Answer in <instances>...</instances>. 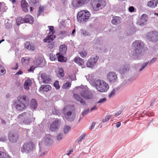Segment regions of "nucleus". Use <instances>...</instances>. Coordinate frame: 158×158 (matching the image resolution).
Returning <instances> with one entry per match:
<instances>
[{
  "instance_id": "f257e3e1",
  "label": "nucleus",
  "mask_w": 158,
  "mask_h": 158,
  "mask_svg": "<svg viewBox=\"0 0 158 158\" xmlns=\"http://www.w3.org/2000/svg\"><path fill=\"white\" fill-rule=\"evenodd\" d=\"M132 46L135 48L134 53L136 56H139L142 54L144 52L143 48L144 45L143 43L140 40H136L134 42Z\"/></svg>"
},
{
  "instance_id": "f03ea898",
  "label": "nucleus",
  "mask_w": 158,
  "mask_h": 158,
  "mask_svg": "<svg viewBox=\"0 0 158 158\" xmlns=\"http://www.w3.org/2000/svg\"><path fill=\"white\" fill-rule=\"evenodd\" d=\"M94 86L98 91L101 92L107 91L109 88L108 84L106 82L99 80L95 81Z\"/></svg>"
},
{
  "instance_id": "7ed1b4c3",
  "label": "nucleus",
  "mask_w": 158,
  "mask_h": 158,
  "mask_svg": "<svg viewBox=\"0 0 158 158\" xmlns=\"http://www.w3.org/2000/svg\"><path fill=\"white\" fill-rule=\"evenodd\" d=\"M89 12L87 10H84L80 11L77 15L78 20L81 23L86 21L90 16Z\"/></svg>"
},
{
  "instance_id": "20e7f679",
  "label": "nucleus",
  "mask_w": 158,
  "mask_h": 158,
  "mask_svg": "<svg viewBox=\"0 0 158 158\" xmlns=\"http://www.w3.org/2000/svg\"><path fill=\"white\" fill-rule=\"evenodd\" d=\"M35 146L34 143L30 141L26 142L22 147L21 151L23 153H29L35 149Z\"/></svg>"
},
{
  "instance_id": "39448f33",
  "label": "nucleus",
  "mask_w": 158,
  "mask_h": 158,
  "mask_svg": "<svg viewBox=\"0 0 158 158\" xmlns=\"http://www.w3.org/2000/svg\"><path fill=\"white\" fill-rule=\"evenodd\" d=\"M91 4L93 10L97 11L104 8L106 2L104 0H97L92 2Z\"/></svg>"
},
{
  "instance_id": "423d86ee",
  "label": "nucleus",
  "mask_w": 158,
  "mask_h": 158,
  "mask_svg": "<svg viewBox=\"0 0 158 158\" xmlns=\"http://www.w3.org/2000/svg\"><path fill=\"white\" fill-rule=\"evenodd\" d=\"M80 94L85 99H91L93 97L92 94L87 89L84 88L80 87L78 89Z\"/></svg>"
},
{
  "instance_id": "0eeeda50",
  "label": "nucleus",
  "mask_w": 158,
  "mask_h": 158,
  "mask_svg": "<svg viewBox=\"0 0 158 158\" xmlns=\"http://www.w3.org/2000/svg\"><path fill=\"white\" fill-rule=\"evenodd\" d=\"M147 38L151 41L156 42L158 40V33L156 31L149 32L147 33Z\"/></svg>"
},
{
  "instance_id": "6e6552de",
  "label": "nucleus",
  "mask_w": 158,
  "mask_h": 158,
  "mask_svg": "<svg viewBox=\"0 0 158 158\" xmlns=\"http://www.w3.org/2000/svg\"><path fill=\"white\" fill-rule=\"evenodd\" d=\"M89 0H73L72 4L75 7H79L87 3Z\"/></svg>"
},
{
  "instance_id": "1a4fd4ad",
  "label": "nucleus",
  "mask_w": 158,
  "mask_h": 158,
  "mask_svg": "<svg viewBox=\"0 0 158 158\" xmlns=\"http://www.w3.org/2000/svg\"><path fill=\"white\" fill-rule=\"evenodd\" d=\"M9 140L12 143H16L18 140L19 137L17 134L13 132H10L8 134Z\"/></svg>"
},
{
  "instance_id": "9d476101",
  "label": "nucleus",
  "mask_w": 158,
  "mask_h": 158,
  "mask_svg": "<svg viewBox=\"0 0 158 158\" xmlns=\"http://www.w3.org/2000/svg\"><path fill=\"white\" fill-rule=\"evenodd\" d=\"M98 59V58L97 56L93 57H90L86 63L87 67L89 68L93 67L96 64Z\"/></svg>"
},
{
  "instance_id": "9b49d317",
  "label": "nucleus",
  "mask_w": 158,
  "mask_h": 158,
  "mask_svg": "<svg viewBox=\"0 0 158 158\" xmlns=\"http://www.w3.org/2000/svg\"><path fill=\"white\" fill-rule=\"evenodd\" d=\"M107 80L111 83L115 82L117 79V77L115 73L110 72L107 74Z\"/></svg>"
},
{
  "instance_id": "f8f14e48",
  "label": "nucleus",
  "mask_w": 158,
  "mask_h": 158,
  "mask_svg": "<svg viewBox=\"0 0 158 158\" xmlns=\"http://www.w3.org/2000/svg\"><path fill=\"white\" fill-rule=\"evenodd\" d=\"M60 123V121L59 119H57L54 121L50 127V129L52 131H54L58 129Z\"/></svg>"
},
{
  "instance_id": "ddd939ff",
  "label": "nucleus",
  "mask_w": 158,
  "mask_h": 158,
  "mask_svg": "<svg viewBox=\"0 0 158 158\" xmlns=\"http://www.w3.org/2000/svg\"><path fill=\"white\" fill-rule=\"evenodd\" d=\"M148 15L145 14H143L141 16L140 20L137 22L138 25L143 26L146 22L148 19Z\"/></svg>"
},
{
  "instance_id": "4468645a",
  "label": "nucleus",
  "mask_w": 158,
  "mask_h": 158,
  "mask_svg": "<svg viewBox=\"0 0 158 158\" xmlns=\"http://www.w3.org/2000/svg\"><path fill=\"white\" fill-rule=\"evenodd\" d=\"M65 117L69 121H73L75 118V114H73L71 111H69L64 114Z\"/></svg>"
},
{
  "instance_id": "2eb2a0df",
  "label": "nucleus",
  "mask_w": 158,
  "mask_h": 158,
  "mask_svg": "<svg viewBox=\"0 0 158 158\" xmlns=\"http://www.w3.org/2000/svg\"><path fill=\"white\" fill-rule=\"evenodd\" d=\"M56 36L53 34H51L49 32L48 36L43 40L44 42H53V40L55 38Z\"/></svg>"
},
{
  "instance_id": "dca6fc26",
  "label": "nucleus",
  "mask_w": 158,
  "mask_h": 158,
  "mask_svg": "<svg viewBox=\"0 0 158 158\" xmlns=\"http://www.w3.org/2000/svg\"><path fill=\"white\" fill-rule=\"evenodd\" d=\"M21 6L23 10L25 12L28 11V3L25 0H22L21 2Z\"/></svg>"
},
{
  "instance_id": "f3484780",
  "label": "nucleus",
  "mask_w": 158,
  "mask_h": 158,
  "mask_svg": "<svg viewBox=\"0 0 158 158\" xmlns=\"http://www.w3.org/2000/svg\"><path fill=\"white\" fill-rule=\"evenodd\" d=\"M78 65L81 66H83L85 65L84 60L79 57L77 56L73 60Z\"/></svg>"
},
{
  "instance_id": "a211bd4d",
  "label": "nucleus",
  "mask_w": 158,
  "mask_h": 158,
  "mask_svg": "<svg viewBox=\"0 0 158 158\" xmlns=\"http://www.w3.org/2000/svg\"><path fill=\"white\" fill-rule=\"evenodd\" d=\"M24 47L25 48L30 51H34L35 50V45L32 43L27 42Z\"/></svg>"
},
{
  "instance_id": "6ab92c4d",
  "label": "nucleus",
  "mask_w": 158,
  "mask_h": 158,
  "mask_svg": "<svg viewBox=\"0 0 158 158\" xmlns=\"http://www.w3.org/2000/svg\"><path fill=\"white\" fill-rule=\"evenodd\" d=\"M27 105L25 104L21 103H19L18 104L17 102H15V106L16 109L18 110L22 111L24 109Z\"/></svg>"
},
{
  "instance_id": "aec40b11",
  "label": "nucleus",
  "mask_w": 158,
  "mask_h": 158,
  "mask_svg": "<svg viewBox=\"0 0 158 158\" xmlns=\"http://www.w3.org/2000/svg\"><path fill=\"white\" fill-rule=\"evenodd\" d=\"M18 100L19 103L28 105V102L26 100V96H20L18 98Z\"/></svg>"
},
{
  "instance_id": "412c9836",
  "label": "nucleus",
  "mask_w": 158,
  "mask_h": 158,
  "mask_svg": "<svg viewBox=\"0 0 158 158\" xmlns=\"http://www.w3.org/2000/svg\"><path fill=\"white\" fill-rule=\"evenodd\" d=\"M158 3V0H153L149 1L147 4V6L154 8L156 7Z\"/></svg>"
},
{
  "instance_id": "4be33fe9",
  "label": "nucleus",
  "mask_w": 158,
  "mask_h": 158,
  "mask_svg": "<svg viewBox=\"0 0 158 158\" xmlns=\"http://www.w3.org/2000/svg\"><path fill=\"white\" fill-rule=\"evenodd\" d=\"M73 98L76 100L80 102L81 104L84 105L85 104V100L81 98L79 95L75 94L73 95Z\"/></svg>"
},
{
  "instance_id": "5701e85b",
  "label": "nucleus",
  "mask_w": 158,
  "mask_h": 158,
  "mask_svg": "<svg viewBox=\"0 0 158 158\" xmlns=\"http://www.w3.org/2000/svg\"><path fill=\"white\" fill-rule=\"evenodd\" d=\"M32 83L31 80L29 78H27L24 84V88L27 90H28L29 87L31 85Z\"/></svg>"
},
{
  "instance_id": "b1692460",
  "label": "nucleus",
  "mask_w": 158,
  "mask_h": 158,
  "mask_svg": "<svg viewBox=\"0 0 158 158\" xmlns=\"http://www.w3.org/2000/svg\"><path fill=\"white\" fill-rule=\"evenodd\" d=\"M25 22L32 24L33 23V18L30 15H27L24 18Z\"/></svg>"
},
{
  "instance_id": "393cba45",
  "label": "nucleus",
  "mask_w": 158,
  "mask_h": 158,
  "mask_svg": "<svg viewBox=\"0 0 158 158\" xmlns=\"http://www.w3.org/2000/svg\"><path fill=\"white\" fill-rule=\"evenodd\" d=\"M62 55V54H60V53H56L58 61L60 62H66L67 60V58Z\"/></svg>"
},
{
  "instance_id": "a878e982",
  "label": "nucleus",
  "mask_w": 158,
  "mask_h": 158,
  "mask_svg": "<svg viewBox=\"0 0 158 158\" xmlns=\"http://www.w3.org/2000/svg\"><path fill=\"white\" fill-rule=\"evenodd\" d=\"M67 47L65 44L61 45L60 46L59 48V52L62 55H64L66 53L67 51Z\"/></svg>"
},
{
  "instance_id": "bb28decb",
  "label": "nucleus",
  "mask_w": 158,
  "mask_h": 158,
  "mask_svg": "<svg viewBox=\"0 0 158 158\" xmlns=\"http://www.w3.org/2000/svg\"><path fill=\"white\" fill-rule=\"evenodd\" d=\"M51 87L49 85H44L41 86L40 89L44 92H47L51 89Z\"/></svg>"
},
{
  "instance_id": "cd10ccee",
  "label": "nucleus",
  "mask_w": 158,
  "mask_h": 158,
  "mask_svg": "<svg viewBox=\"0 0 158 158\" xmlns=\"http://www.w3.org/2000/svg\"><path fill=\"white\" fill-rule=\"evenodd\" d=\"M121 22V19L120 17L118 16H115L113 18L112 20V23L114 25H116L117 24L120 23Z\"/></svg>"
},
{
  "instance_id": "c85d7f7f",
  "label": "nucleus",
  "mask_w": 158,
  "mask_h": 158,
  "mask_svg": "<svg viewBox=\"0 0 158 158\" xmlns=\"http://www.w3.org/2000/svg\"><path fill=\"white\" fill-rule=\"evenodd\" d=\"M41 77L42 80L43 82L44 83H47L49 81V78L46 75L45 73H42L41 75Z\"/></svg>"
},
{
  "instance_id": "c756f323",
  "label": "nucleus",
  "mask_w": 158,
  "mask_h": 158,
  "mask_svg": "<svg viewBox=\"0 0 158 158\" xmlns=\"http://www.w3.org/2000/svg\"><path fill=\"white\" fill-rule=\"evenodd\" d=\"M30 106L32 109H35L37 108V102L35 99H32L31 101Z\"/></svg>"
},
{
  "instance_id": "7c9ffc66",
  "label": "nucleus",
  "mask_w": 158,
  "mask_h": 158,
  "mask_svg": "<svg viewBox=\"0 0 158 158\" xmlns=\"http://www.w3.org/2000/svg\"><path fill=\"white\" fill-rule=\"evenodd\" d=\"M31 59L29 57H22L21 59V62L23 64L25 63L28 64L29 63V61Z\"/></svg>"
},
{
  "instance_id": "2f4dec72",
  "label": "nucleus",
  "mask_w": 158,
  "mask_h": 158,
  "mask_svg": "<svg viewBox=\"0 0 158 158\" xmlns=\"http://www.w3.org/2000/svg\"><path fill=\"white\" fill-rule=\"evenodd\" d=\"M16 22L18 25H19L20 24L25 23L24 19L22 17H19L16 19Z\"/></svg>"
},
{
  "instance_id": "473e14b6",
  "label": "nucleus",
  "mask_w": 158,
  "mask_h": 158,
  "mask_svg": "<svg viewBox=\"0 0 158 158\" xmlns=\"http://www.w3.org/2000/svg\"><path fill=\"white\" fill-rule=\"evenodd\" d=\"M9 155L6 152L0 151V158H8Z\"/></svg>"
},
{
  "instance_id": "72a5a7b5",
  "label": "nucleus",
  "mask_w": 158,
  "mask_h": 158,
  "mask_svg": "<svg viewBox=\"0 0 158 158\" xmlns=\"http://www.w3.org/2000/svg\"><path fill=\"white\" fill-rule=\"evenodd\" d=\"M71 85L69 82H67L63 85L62 88L65 89H68L70 87Z\"/></svg>"
},
{
  "instance_id": "f704fd0d",
  "label": "nucleus",
  "mask_w": 158,
  "mask_h": 158,
  "mask_svg": "<svg viewBox=\"0 0 158 158\" xmlns=\"http://www.w3.org/2000/svg\"><path fill=\"white\" fill-rule=\"evenodd\" d=\"M50 110H52V114H53L57 115L59 113L58 110L57 108L55 107H52V108H50Z\"/></svg>"
},
{
  "instance_id": "c9c22d12",
  "label": "nucleus",
  "mask_w": 158,
  "mask_h": 158,
  "mask_svg": "<svg viewBox=\"0 0 158 158\" xmlns=\"http://www.w3.org/2000/svg\"><path fill=\"white\" fill-rule=\"evenodd\" d=\"M34 62L35 65L37 67H38L42 63V61L39 59H35L34 60Z\"/></svg>"
},
{
  "instance_id": "e433bc0d",
  "label": "nucleus",
  "mask_w": 158,
  "mask_h": 158,
  "mask_svg": "<svg viewBox=\"0 0 158 158\" xmlns=\"http://www.w3.org/2000/svg\"><path fill=\"white\" fill-rule=\"evenodd\" d=\"M44 7L43 6H40L39 7V9L38 11V13L37 15V16H40V14L43 12L44 10Z\"/></svg>"
},
{
  "instance_id": "4c0bfd02",
  "label": "nucleus",
  "mask_w": 158,
  "mask_h": 158,
  "mask_svg": "<svg viewBox=\"0 0 158 158\" xmlns=\"http://www.w3.org/2000/svg\"><path fill=\"white\" fill-rule=\"evenodd\" d=\"M48 44L47 45V47L50 49H52L54 48L55 45L54 42H52L48 43Z\"/></svg>"
},
{
  "instance_id": "58836bf2",
  "label": "nucleus",
  "mask_w": 158,
  "mask_h": 158,
  "mask_svg": "<svg viewBox=\"0 0 158 158\" xmlns=\"http://www.w3.org/2000/svg\"><path fill=\"white\" fill-rule=\"evenodd\" d=\"M70 127L68 126H65L63 129L64 132V134H66L68 132V131L70 129Z\"/></svg>"
},
{
  "instance_id": "ea45409f",
  "label": "nucleus",
  "mask_w": 158,
  "mask_h": 158,
  "mask_svg": "<svg viewBox=\"0 0 158 158\" xmlns=\"http://www.w3.org/2000/svg\"><path fill=\"white\" fill-rule=\"evenodd\" d=\"M6 73L5 69L0 65V75H3Z\"/></svg>"
},
{
  "instance_id": "a19ab883",
  "label": "nucleus",
  "mask_w": 158,
  "mask_h": 158,
  "mask_svg": "<svg viewBox=\"0 0 158 158\" xmlns=\"http://www.w3.org/2000/svg\"><path fill=\"white\" fill-rule=\"evenodd\" d=\"M56 58H57L56 54V55L51 54L50 55V59L52 61H55L56 60Z\"/></svg>"
},
{
  "instance_id": "79ce46f5",
  "label": "nucleus",
  "mask_w": 158,
  "mask_h": 158,
  "mask_svg": "<svg viewBox=\"0 0 158 158\" xmlns=\"http://www.w3.org/2000/svg\"><path fill=\"white\" fill-rule=\"evenodd\" d=\"M53 85L57 89H58L60 88V85H59V82L58 81H56L54 82Z\"/></svg>"
},
{
  "instance_id": "37998d69",
  "label": "nucleus",
  "mask_w": 158,
  "mask_h": 158,
  "mask_svg": "<svg viewBox=\"0 0 158 158\" xmlns=\"http://www.w3.org/2000/svg\"><path fill=\"white\" fill-rule=\"evenodd\" d=\"M86 134H84L83 135H81L77 139V141L78 143L81 142V140L83 139L85 137Z\"/></svg>"
},
{
  "instance_id": "c03bdc74",
  "label": "nucleus",
  "mask_w": 158,
  "mask_h": 158,
  "mask_svg": "<svg viewBox=\"0 0 158 158\" xmlns=\"http://www.w3.org/2000/svg\"><path fill=\"white\" fill-rule=\"evenodd\" d=\"M81 34L83 36H87L89 35V33L86 32L85 30H81Z\"/></svg>"
},
{
  "instance_id": "a18cd8bd",
  "label": "nucleus",
  "mask_w": 158,
  "mask_h": 158,
  "mask_svg": "<svg viewBox=\"0 0 158 158\" xmlns=\"http://www.w3.org/2000/svg\"><path fill=\"white\" fill-rule=\"evenodd\" d=\"M48 27L49 28V29L50 31L49 32H51L52 34H53L55 32V31L54 30V27L53 26H48Z\"/></svg>"
},
{
  "instance_id": "49530a36",
  "label": "nucleus",
  "mask_w": 158,
  "mask_h": 158,
  "mask_svg": "<svg viewBox=\"0 0 158 158\" xmlns=\"http://www.w3.org/2000/svg\"><path fill=\"white\" fill-rule=\"evenodd\" d=\"M63 138V135L62 133L59 134L56 136V139L57 140H60Z\"/></svg>"
},
{
  "instance_id": "de8ad7c7",
  "label": "nucleus",
  "mask_w": 158,
  "mask_h": 158,
  "mask_svg": "<svg viewBox=\"0 0 158 158\" xmlns=\"http://www.w3.org/2000/svg\"><path fill=\"white\" fill-rule=\"evenodd\" d=\"M59 75L62 77H63L64 76V70L62 68H60L59 69Z\"/></svg>"
},
{
  "instance_id": "09e8293b",
  "label": "nucleus",
  "mask_w": 158,
  "mask_h": 158,
  "mask_svg": "<svg viewBox=\"0 0 158 158\" xmlns=\"http://www.w3.org/2000/svg\"><path fill=\"white\" fill-rule=\"evenodd\" d=\"M87 52L85 51H83L80 53V55L82 57H85L87 55Z\"/></svg>"
},
{
  "instance_id": "8fccbe9b",
  "label": "nucleus",
  "mask_w": 158,
  "mask_h": 158,
  "mask_svg": "<svg viewBox=\"0 0 158 158\" xmlns=\"http://www.w3.org/2000/svg\"><path fill=\"white\" fill-rule=\"evenodd\" d=\"M111 117V115H108L106 116L105 117V119H103L102 120L103 122H105L107 121H108L109 119H110Z\"/></svg>"
},
{
  "instance_id": "3c124183",
  "label": "nucleus",
  "mask_w": 158,
  "mask_h": 158,
  "mask_svg": "<svg viewBox=\"0 0 158 158\" xmlns=\"http://www.w3.org/2000/svg\"><path fill=\"white\" fill-rule=\"evenodd\" d=\"M149 62H146L142 66L141 68L139 71H141L148 64Z\"/></svg>"
},
{
  "instance_id": "603ef678",
  "label": "nucleus",
  "mask_w": 158,
  "mask_h": 158,
  "mask_svg": "<svg viewBox=\"0 0 158 158\" xmlns=\"http://www.w3.org/2000/svg\"><path fill=\"white\" fill-rule=\"evenodd\" d=\"M129 68L128 67V66H124V67L123 69V70L122 71V73H124L125 72L128 71L129 70Z\"/></svg>"
},
{
  "instance_id": "864d4df0",
  "label": "nucleus",
  "mask_w": 158,
  "mask_h": 158,
  "mask_svg": "<svg viewBox=\"0 0 158 158\" xmlns=\"http://www.w3.org/2000/svg\"><path fill=\"white\" fill-rule=\"evenodd\" d=\"M115 93V91L114 89H113L109 94L108 96L109 98L111 97L114 95Z\"/></svg>"
},
{
  "instance_id": "5fc2aeb1",
  "label": "nucleus",
  "mask_w": 158,
  "mask_h": 158,
  "mask_svg": "<svg viewBox=\"0 0 158 158\" xmlns=\"http://www.w3.org/2000/svg\"><path fill=\"white\" fill-rule=\"evenodd\" d=\"M106 98H103L102 99H100L99 100V101L98 102V103H104V102H106Z\"/></svg>"
},
{
  "instance_id": "6e6d98bb",
  "label": "nucleus",
  "mask_w": 158,
  "mask_h": 158,
  "mask_svg": "<svg viewBox=\"0 0 158 158\" xmlns=\"http://www.w3.org/2000/svg\"><path fill=\"white\" fill-rule=\"evenodd\" d=\"M26 113H23L19 115H18V118H21L22 117H23L24 118H25L26 117Z\"/></svg>"
},
{
  "instance_id": "4d7b16f0",
  "label": "nucleus",
  "mask_w": 158,
  "mask_h": 158,
  "mask_svg": "<svg viewBox=\"0 0 158 158\" xmlns=\"http://www.w3.org/2000/svg\"><path fill=\"white\" fill-rule=\"evenodd\" d=\"M89 109L86 110L84 111L82 113V115L84 116L87 114L89 112Z\"/></svg>"
},
{
  "instance_id": "13d9d810",
  "label": "nucleus",
  "mask_w": 158,
  "mask_h": 158,
  "mask_svg": "<svg viewBox=\"0 0 158 158\" xmlns=\"http://www.w3.org/2000/svg\"><path fill=\"white\" fill-rule=\"evenodd\" d=\"M31 2L34 5L37 4L38 3V0H31Z\"/></svg>"
},
{
  "instance_id": "bf43d9fd",
  "label": "nucleus",
  "mask_w": 158,
  "mask_h": 158,
  "mask_svg": "<svg viewBox=\"0 0 158 158\" xmlns=\"http://www.w3.org/2000/svg\"><path fill=\"white\" fill-rule=\"evenodd\" d=\"M134 8L133 6H131L129 7V10L130 12H132L134 11Z\"/></svg>"
},
{
  "instance_id": "052dcab7",
  "label": "nucleus",
  "mask_w": 158,
  "mask_h": 158,
  "mask_svg": "<svg viewBox=\"0 0 158 158\" xmlns=\"http://www.w3.org/2000/svg\"><path fill=\"white\" fill-rule=\"evenodd\" d=\"M157 60L156 58H152L151 60L150 61V62L149 63V64H151L152 63H153L155 61H156V60Z\"/></svg>"
},
{
  "instance_id": "680f3d73",
  "label": "nucleus",
  "mask_w": 158,
  "mask_h": 158,
  "mask_svg": "<svg viewBox=\"0 0 158 158\" xmlns=\"http://www.w3.org/2000/svg\"><path fill=\"white\" fill-rule=\"evenodd\" d=\"M6 140V138L5 137H3L0 138V141L5 142Z\"/></svg>"
},
{
  "instance_id": "e2e57ef3",
  "label": "nucleus",
  "mask_w": 158,
  "mask_h": 158,
  "mask_svg": "<svg viewBox=\"0 0 158 158\" xmlns=\"http://www.w3.org/2000/svg\"><path fill=\"white\" fill-rule=\"evenodd\" d=\"M34 69V68L33 66H32L30 67V69L28 70V71L29 72L33 71Z\"/></svg>"
},
{
  "instance_id": "0e129e2a",
  "label": "nucleus",
  "mask_w": 158,
  "mask_h": 158,
  "mask_svg": "<svg viewBox=\"0 0 158 158\" xmlns=\"http://www.w3.org/2000/svg\"><path fill=\"white\" fill-rule=\"evenodd\" d=\"M45 141L46 142H48V143H49V141H51V139L50 138H47L45 139Z\"/></svg>"
},
{
  "instance_id": "69168bd1",
  "label": "nucleus",
  "mask_w": 158,
  "mask_h": 158,
  "mask_svg": "<svg viewBox=\"0 0 158 158\" xmlns=\"http://www.w3.org/2000/svg\"><path fill=\"white\" fill-rule=\"evenodd\" d=\"M19 67V65L18 63H16L15 64V68H13L12 69L14 70H17L18 69Z\"/></svg>"
},
{
  "instance_id": "338daca9",
  "label": "nucleus",
  "mask_w": 158,
  "mask_h": 158,
  "mask_svg": "<svg viewBox=\"0 0 158 158\" xmlns=\"http://www.w3.org/2000/svg\"><path fill=\"white\" fill-rule=\"evenodd\" d=\"M23 72L21 70H19L18 71V72H17L15 74V75H21L22 74Z\"/></svg>"
},
{
  "instance_id": "774afa93",
  "label": "nucleus",
  "mask_w": 158,
  "mask_h": 158,
  "mask_svg": "<svg viewBox=\"0 0 158 158\" xmlns=\"http://www.w3.org/2000/svg\"><path fill=\"white\" fill-rule=\"evenodd\" d=\"M95 123H92V125L90 128L91 130H92L95 127Z\"/></svg>"
}]
</instances>
